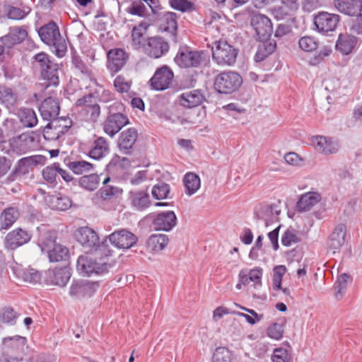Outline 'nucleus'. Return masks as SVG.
<instances>
[{
  "label": "nucleus",
  "mask_w": 362,
  "mask_h": 362,
  "mask_svg": "<svg viewBox=\"0 0 362 362\" xmlns=\"http://www.w3.org/2000/svg\"><path fill=\"white\" fill-rule=\"evenodd\" d=\"M108 241V235L100 238L92 228V274L97 275L107 274L109 269L115 265V260L108 262L109 257L114 253Z\"/></svg>",
  "instance_id": "1"
},
{
  "label": "nucleus",
  "mask_w": 362,
  "mask_h": 362,
  "mask_svg": "<svg viewBox=\"0 0 362 362\" xmlns=\"http://www.w3.org/2000/svg\"><path fill=\"white\" fill-rule=\"evenodd\" d=\"M243 83V78L238 72L224 71L215 76L214 88L218 94L228 95L237 92Z\"/></svg>",
  "instance_id": "2"
},
{
  "label": "nucleus",
  "mask_w": 362,
  "mask_h": 362,
  "mask_svg": "<svg viewBox=\"0 0 362 362\" xmlns=\"http://www.w3.org/2000/svg\"><path fill=\"white\" fill-rule=\"evenodd\" d=\"M206 60V51L193 49L187 45L180 46L174 57L175 63L181 69L198 68Z\"/></svg>",
  "instance_id": "3"
},
{
  "label": "nucleus",
  "mask_w": 362,
  "mask_h": 362,
  "mask_svg": "<svg viewBox=\"0 0 362 362\" xmlns=\"http://www.w3.org/2000/svg\"><path fill=\"white\" fill-rule=\"evenodd\" d=\"M26 339L15 336L3 339L1 356L4 362H18L23 359L25 348Z\"/></svg>",
  "instance_id": "4"
},
{
  "label": "nucleus",
  "mask_w": 362,
  "mask_h": 362,
  "mask_svg": "<svg viewBox=\"0 0 362 362\" xmlns=\"http://www.w3.org/2000/svg\"><path fill=\"white\" fill-rule=\"evenodd\" d=\"M40 134L35 132H30L23 133L14 138L11 146L14 152L23 154L37 149L40 147Z\"/></svg>",
  "instance_id": "5"
},
{
  "label": "nucleus",
  "mask_w": 362,
  "mask_h": 362,
  "mask_svg": "<svg viewBox=\"0 0 362 362\" xmlns=\"http://www.w3.org/2000/svg\"><path fill=\"white\" fill-rule=\"evenodd\" d=\"M215 49H212V58L219 65H232L235 62L238 50L226 41L215 42Z\"/></svg>",
  "instance_id": "6"
},
{
  "label": "nucleus",
  "mask_w": 362,
  "mask_h": 362,
  "mask_svg": "<svg viewBox=\"0 0 362 362\" xmlns=\"http://www.w3.org/2000/svg\"><path fill=\"white\" fill-rule=\"evenodd\" d=\"M108 240L115 247L119 250H128L136 245L139 238L129 229L120 228L110 233L108 235Z\"/></svg>",
  "instance_id": "7"
},
{
  "label": "nucleus",
  "mask_w": 362,
  "mask_h": 362,
  "mask_svg": "<svg viewBox=\"0 0 362 362\" xmlns=\"http://www.w3.org/2000/svg\"><path fill=\"white\" fill-rule=\"evenodd\" d=\"M339 21L340 16L338 14L320 11L314 15V29L322 35H327L329 32L335 30Z\"/></svg>",
  "instance_id": "8"
},
{
  "label": "nucleus",
  "mask_w": 362,
  "mask_h": 362,
  "mask_svg": "<svg viewBox=\"0 0 362 362\" xmlns=\"http://www.w3.org/2000/svg\"><path fill=\"white\" fill-rule=\"evenodd\" d=\"M173 78V70L168 66L163 65L156 69L149 80V84L152 90L162 91L170 88Z\"/></svg>",
  "instance_id": "9"
},
{
  "label": "nucleus",
  "mask_w": 362,
  "mask_h": 362,
  "mask_svg": "<svg viewBox=\"0 0 362 362\" xmlns=\"http://www.w3.org/2000/svg\"><path fill=\"white\" fill-rule=\"evenodd\" d=\"M71 126V121L64 117H57L51 120L43 129V136L47 140L58 139L64 134Z\"/></svg>",
  "instance_id": "10"
},
{
  "label": "nucleus",
  "mask_w": 362,
  "mask_h": 362,
  "mask_svg": "<svg viewBox=\"0 0 362 362\" xmlns=\"http://www.w3.org/2000/svg\"><path fill=\"white\" fill-rule=\"evenodd\" d=\"M170 46L161 36L148 37L143 46V51L151 58L159 59L167 54Z\"/></svg>",
  "instance_id": "11"
},
{
  "label": "nucleus",
  "mask_w": 362,
  "mask_h": 362,
  "mask_svg": "<svg viewBox=\"0 0 362 362\" xmlns=\"http://www.w3.org/2000/svg\"><path fill=\"white\" fill-rule=\"evenodd\" d=\"M107 69L113 76L124 66L129 59V54L122 48H113L107 53Z\"/></svg>",
  "instance_id": "12"
},
{
  "label": "nucleus",
  "mask_w": 362,
  "mask_h": 362,
  "mask_svg": "<svg viewBox=\"0 0 362 362\" xmlns=\"http://www.w3.org/2000/svg\"><path fill=\"white\" fill-rule=\"evenodd\" d=\"M179 17L180 16L177 13L166 11L163 13L160 19L159 30L168 33L169 40L175 44L178 42L177 20Z\"/></svg>",
  "instance_id": "13"
},
{
  "label": "nucleus",
  "mask_w": 362,
  "mask_h": 362,
  "mask_svg": "<svg viewBox=\"0 0 362 362\" xmlns=\"http://www.w3.org/2000/svg\"><path fill=\"white\" fill-rule=\"evenodd\" d=\"M129 124L127 115L123 113L107 114L103 123V129L109 136L113 137L124 127Z\"/></svg>",
  "instance_id": "14"
},
{
  "label": "nucleus",
  "mask_w": 362,
  "mask_h": 362,
  "mask_svg": "<svg viewBox=\"0 0 362 362\" xmlns=\"http://www.w3.org/2000/svg\"><path fill=\"white\" fill-rule=\"evenodd\" d=\"M151 227L154 230L170 231L177 223V216L173 211H166L151 214Z\"/></svg>",
  "instance_id": "15"
},
{
  "label": "nucleus",
  "mask_w": 362,
  "mask_h": 362,
  "mask_svg": "<svg viewBox=\"0 0 362 362\" xmlns=\"http://www.w3.org/2000/svg\"><path fill=\"white\" fill-rule=\"evenodd\" d=\"M250 24L255 31L256 40L271 37L273 25L267 16L259 13L254 14L251 18Z\"/></svg>",
  "instance_id": "16"
},
{
  "label": "nucleus",
  "mask_w": 362,
  "mask_h": 362,
  "mask_svg": "<svg viewBox=\"0 0 362 362\" xmlns=\"http://www.w3.org/2000/svg\"><path fill=\"white\" fill-rule=\"evenodd\" d=\"M31 237L30 232L21 228H16L6 235L4 241V247L7 250H14L28 243Z\"/></svg>",
  "instance_id": "17"
},
{
  "label": "nucleus",
  "mask_w": 362,
  "mask_h": 362,
  "mask_svg": "<svg viewBox=\"0 0 362 362\" xmlns=\"http://www.w3.org/2000/svg\"><path fill=\"white\" fill-rule=\"evenodd\" d=\"M138 139V132L134 127L122 131L118 137L117 145L119 151L125 155H131L133 146Z\"/></svg>",
  "instance_id": "18"
},
{
  "label": "nucleus",
  "mask_w": 362,
  "mask_h": 362,
  "mask_svg": "<svg viewBox=\"0 0 362 362\" xmlns=\"http://www.w3.org/2000/svg\"><path fill=\"white\" fill-rule=\"evenodd\" d=\"M312 142L317 151L325 155L337 153L340 147L338 141L325 136H315L312 138Z\"/></svg>",
  "instance_id": "19"
},
{
  "label": "nucleus",
  "mask_w": 362,
  "mask_h": 362,
  "mask_svg": "<svg viewBox=\"0 0 362 362\" xmlns=\"http://www.w3.org/2000/svg\"><path fill=\"white\" fill-rule=\"evenodd\" d=\"M40 115L44 120L50 122L58 117L60 105L58 98L48 97L45 98L39 107Z\"/></svg>",
  "instance_id": "20"
},
{
  "label": "nucleus",
  "mask_w": 362,
  "mask_h": 362,
  "mask_svg": "<svg viewBox=\"0 0 362 362\" xmlns=\"http://www.w3.org/2000/svg\"><path fill=\"white\" fill-rule=\"evenodd\" d=\"M346 235V226L344 223H339L335 226L327 242V247L333 251V254L339 252L345 243Z\"/></svg>",
  "instance_id": "21"
},
{
  "label": "nucleus",
  "mask_w": 362,
  "mask_h": 362,
  "mask_svg": "<svg viewBox=\"0 0 362 362\" xmlns=\"http://www.w3.org/2000/svg\"><path fill=\"white\" fill-rule=\"evenodd\" d=\"M260 43L257 46L254 60L257 63L262 62L272 55L276 49V42L271 37L257 39Z\"/></svg>",
  "instance_id": "22"
},
{
  "label": "nucleus",
  "mask_w": 362,
  "mask_h": 362,
  "mask_svg": "<svg viewBox=\"0 0 362 362\" xmlns=\"http://www.w3.org/2000/svg\"><path fill=\"white\" fill-rule=\"evenodd\" d=\"M180 104L187 108L197 107L206 100L205 95L201 89H194L185 92L180 96Z\"/></svg>",
  "instance_id": "23"
},
{
  "label": "nucleus",
  "mask_w": 362,
  "mask_h": 362,
  "mask_svg": "<svg viewBox=\"0 0 362 362\" xmlns=\"http://www.w3.org/2000/svg\"><path fill=\"white\" fill-rule=\"evenodd\" d=\"M334 7L347 16H356L362 11V0H334Z\"/></svg>",
  "instance_id": "24"
},
{
  "label": "nucleus",
  "mask_w": 362,
  "mask_h": 362,
  "mask_svg": "<svg viewBox=\"0 0 362 362\" xmlns=\"http://www.w3.org/2000/svg\"><path fill=\"white\" fill-rule=\"evenodd\" d=\"M129 197L132 206L138 211H144L151 204L148 190L130 191Z\"/></svg>",
  "instance_id": "25"
},
{
  "label": "nucleus",
  "mask_w": 362,
  "mask_h": 362,
  "mask_svg": "<svg viewBox=\"0 0 362 362\" xmlns=\"http://www.w3.org/2000/svg\"><path fill=\"white\" fill-rule=\"evenodd\" d=\"M357 37L352 35L340 33L336 42V49L344 55H348L352 52L357 44Z\"/></svg>",
  "instance_id": "26"
},
{
  "label": "nucleus",
  "mask_w": 362,
  "mask_h": 362,
  "mask_svg": "<svg viewBox=\"0 0 362 362\" xmlns=\"http://www.w3.org/2000/svg\"><path fill=\"white\" fill-rule=\"evenodd\" d=\"M321 199L320 194L317 192H308L300 197L296 209L298 212H305L318 203Z\"/></svg>",
  "instance_id": "27"
},
{
  "label": "nucleus",
  "mask_w": 362,
  "mask_h": 362,
  "mask_svg": "<svg viewBox=\"0 0 362 362\" xmlns=\"http://www.w3.org/2000/svg\"><path fill=\"white\" fill-rule=\"evenodd\" d=\"M168 242V236L165 234H152L147 239L146 246L148 250L157 252L164 250Z\"/></svg>",
  "instance_id": "28"
},
{
  "label": "nucleus",
  "mask_w": 362,
  "mask_h": 362,
  "mask_svg": "<svg viewBox=\"0 0 362 362\" xmlns=\"http://www.w3.org/2000/svg\"><path fill=\"white\" fill-rule=\"evenodd\" d=\"M38 34L41 40L48 45L53 43L54 40L56 41V39L60 35L59 28L54 22L41 27L38 30Z\"/></svg>",
  "instance_id": "29"
},
{
  "label": "nucleus",
  "mask_w": 362,
  "mask_h": 362,
  "mask_svg": "<svg viewBox=\"0 0 362 362\" xmlns=\"http://www.w3.org/2000/svg\"><path fill=\"white\" fill-rule=\"evenodd\" d=\"M28 36L25 29L21 27H13L9 30V33L1 37L6 42V47L10 48L13 45L21 43Z\"/></svg>",
  "instance_id": "30"
},
{
  "label": "nucleus",
  "mask_w": 362,
  "mask_h": 362,
  "mask_svg": "<svg viewBox=\"0 0 362 362\" xmlns=\"http://www.w3.org/2000/svg\"><path fill=\"white\" fill-rule=\"evenodd\" d=\"M71 277L70 269L67 267L55 269L49 272V284L59 286H64Z\"/></svg>",
  "instance_id": "31"
},
{
  "label": "nucleus",
  "mask_w": 362,
  "mask_h": 362,
  "mask_svg": "<svg viewBox=\"0 0 362 362\" xmlns=\"http://www.w3.org/2000/svg\"><path fill=\"white\" fill-rule=\"evenodd\" d=\"M149 24L146 22H141L138 25L134 27L132 32V45L136 48H142L146 44V40L144 37Z\"/></svg>",
  "instance_id": "32"
},
{
  "label": "nucleus",
  "mask_w": 362,
  "mask_h": 362,
  "mask_svg": "<svg viewBox=\"0 0 362 362\" xmlns=\"http://www.w3.org/2000/svg\"><path fill=\"white\" fill-rule=\"evenodd\" d=\"M45 252L51 262L68 261L70 257L69 250L59 243Z\"/></svg>",
  "instance_id": "33"
},
{
  "label": "nucleus",
  "mask_w": 362,
  "mask_h": 362,
  "mask_svg": "<svg viewBox=\"0 0 362 362\" xmlns=\"http://www.w3.org/2000/svg\"><path fill=\"white\" fill-rule=\"evenodd\" d=\"M131 167V160L127 157H121L115 154L110 162L105 165V170L111 173L118 170H124Z\"/></svg>",
  "instance_id": "34"
},
{
  "label": "nucleus",
  "mask_w": 362,
  "mask_h": 362,
  "mask_svg": "<svg viewBox=\"0 0 362 362\" xmlns=\"http://www.w3.org/2000/svg\"><path fill=\"white\" fill-rule=\"evenodd\" d=\"M109 153V145L105 138L98 136L92 146V160H100Z\"/></svg>",
  "instance_id": "35"
},
{
  "label": "nucleus",
  "mask_w": 362,
  "mask_h": 362,
  "mask_svg": "<svg viewBox=\"0 0 362 362\" xmlns=\"http://www.w3.org/2000/svg\"><path fill=\"white\" fill-rule=\"evenodd\" d=\"M14 273L19 279L30 283H37L41 279L40 273L36 269L30 267L23 268L18 267L14 269Z\"/></svg>",
  "instance_id": "36"
},
{
  "label": "nucleus",
  "mask_w": 362,
  "mask_h": 362,
  "mask_svg": "<svg viewBox=\"0 0 362 362\" xmlns=\"http://www.w3.org/2000/svg\"><path fill=\"white\" fill-rule=\"evenodd\" d=\"M185 193L189 196L195 194L200 188L201 181L199 177L194 173H187L183 178Z\"/></svg>",
  "instance_id": "37"
},
{
  "label": "nucleus",
  "mask_w": 362,
  "mask_h": 362,
  "mask_svg": "<svg viewBox=\"0 0 362 362\" xmlns=\"http://www.w3.org/2000/svg\"><path fill=\"white\" fill-rule=\"evenodd\" d=\"M17 116L21 124L25 127H33L37 123V118L35 111L30 108H21Z\"/></svg>",
  "instance_id": "38"
},
{
  "label": "nucleus",
  "mask_w": 362,
  "mask_h": 362,
  "mask_svg": "<svg viewBox=\"0 0 362 362\" xmlns=\"http://www.w3.org/2000/svg\"><path fill=\"white\" fill-rule=\"evenodd\" d=\"M0 102L8 109L13 107L17 105L18 95L11 88H0Z\"/></svg>",
  "instance_id": "39"
},
{
  "label": "nucleus",
  "mask_w": 362,
  "mask_h": 362,
  "mask_svg": "<svg viewBox=\"0 0 362 362\" xmlns=\"http://www.w3.org/2000/svg\"><path fill=\"white\" fill-rule=\"evenodd\" d=\"M348 281H352L351 276L347 273H343L337 277L334 284V296L337 299H341L346 292Z\"/></svg>",
  "instance_id": "40"
},
{
  "label": "nucleus",
  "mask_w": 362,
  "mask_h": 362,
  "mask_svg": "<svg viewBox=\"0 0 362 362\" xmlns=\"http://www.w3.org/2000/svg\"><path fill=\"white\" fill-rule=\"evenodd\" d=\"M49 202L53 209L59 211H65L72 205L70 198L61 194L52 196Z\"/></svg>",
  "instance_id": "41"
},
{
  "label": "nucleus",
  "mask_w": 362,
  "mask_h": 362,
  "mask_svg": "<svg viewBox=\"0 0 362 362\" xmlns=\"http://www.w3.org/2000/svg\"><path fill=\"white\" fill-rule=\"evenodd\" d=\"M56 233L54 231H47L41 234L38 240V245L42 252H46L58 243H56Z\"/></svg>",
  "instance_id": "42"
},
{
  "label": "nucleus",
  "mask_w": 362,
  "mask_h": 362,
  "mask_svg": "<svg viewBox=\"0 0 362 362\" xmlns=\"http://www.w3.org/2000/svg\"><path fill=\"white\" fill-rule=\"evenodd\" d=\"M76 270L82 276H89L90 274V256L88 252H85L78 257Z\"/></svg>",
  "instance_id": "43"
},
{
  "label": "nucleus",
  "mask_w": 362,
  "mask_h": 362,
  "mask_svg": "<svg viewBox=\"0 0 362 362\" xmlns=\"http://www.w3.org/2000/svg\"><path fill=\"white\" fill-rule=\"evenodd\" d=\"M18 213L14 208L5 209L1 216V228L7 229L16 221Z\"/></svg>",
  "instance_id": "44"
},
{
  "label": "nucleus",
  "mask_w": 362,
  "mask_h": 362,
  "mask_svg": "<svg viewBox=\"0 0 362 362\" xmlns=\"http://www.w3.org/2000/svg\"><path fill=\"white\" fill-rule=\"evenodd\" d=\"M171 8L181 13L195 11V5L189 0H168Z\"/></svg>",
  "instance_id": "45"
},
{
  "label": "nucleus",
  "mask_w": 362,
  "mask_h": 362,
  "mask_svg": "<svg viewBox=\"0 0 362 362\" xmlns=\"http://www.w3.org/2000/svg\"><path fill=\"white\" fill-rule=\"evenodd\" d=\"M170 192V187L169 184L164 182H159L153 187L151 194L155 199L160 200L167 199Z\"/></svg>",
  "instance_id": "46"
},
{
  "label": "nucleus",
  "mask_w": 362,
  "mask_h": 362,
  "mask_svg": "<svg viewBox=\"0 0 362 362\" xmlns=\"http://www.w3.org/2000/svg\"><path fill=\"white\" fill-rule=\"evenodd\" d=\"M67 166L76 175L86 174L90 171V163L83 160L71 161Z\"/></svg>",
  "instance_id": "47"
},
{
  "label": "nucleus",
  "mask_w": 362,
  "mask_h": 362,
  "mask_svg": "<svg viewBox=\"0 0 362 362\" xmlns=\"http://www.w3.org/2000/svg\"><path fill=\"white\" fill-rule=\"evenodd\" d=\"M143 0H132V4L125 9L126 12L139 17H144L147 9Z\"/></svg>",
  "instance_id": "48"
},
{
  "label": "nucleus",
  "mask_w": 362,
  "mask_h": 362,
  "mask_svg": "<svg viewBox=\"0 0 362 362\" xmlns=\"http://www.w3.org/2000/svg\"><path fill=\"white\" fill-rule=\"evenodd\" d=\"M90 290V285L88 281H81L73 284L69 291V294L71 296L76 298H81L85 296L86 293Z\"/></svg>",
  "instance_id": "49"
},
{
  "label": "nucleus",
  "mask_w": 362,
  "mask_h": 362,
  "mask_svg": "<svg viewBox=\"0 0 362 362\" xmlns=\"http://www.w3.org/2000/svg\"><path fill=\"white\" fill-rule=\"evenodd\" d=\"M299 47L307 52L315 51L319 47V42L314 37L303 36L298 40Z\"/></svg>",
  "instance_id": "50"
},
{
  "label": "nucleus",
  "mask_w": 362,
  "mask_h": 362,
  "mask_svg": "<svg viewBox=\"0 0 362 362\" xmlns=\"http://www.w3.org/2000/svg\"><path fill=\"white\" fill-rule=\"evenodd\" d=\"M122 192L123 190L117 187L105 185L98 191L96 195L103 200H108L114 196L121 195Z\"/></svg>",
  "instance_id": "51"
},
{
  "label": "nucleus",
  "mask_w": 362,
  "mask_h": 362,
  "mask_svg": "<svg viewBox=\"0 0 362 362\" xmlns=\"http://www.w3.org/2000/svg\"><path fill=\"white\" fill-rule=\"evenodd\" d=\"M296 23L294 17H289L286 23H279L274 32L276 38H281L292 32L293 25Z\"/></svg>",
  "instance_id": "52"
},
{
  "label": "nucleus",
  "mask_w": 362,
  "mask_h": 362,
  "mask_svg": "<svg viewBox=\"0 0 362 362\" xmlns=\"http://www.w3.org/2000/svg\"><path fill=\"white\" fill-rule=\"evenodd\" d=\"M30 12L29 7L21 8L18 7L8 6L6 7V16L8 18L13 20H21Z\"/></svg>",
  "instance_id": "53"
},
{
  "label": "nucleus",
  "mask_w": 362,
  "mask_h": 362,
  "mask_svg": "<svg viewBox=\"0 0 362 362\" xmlns=\"http://www.w3.org/2000/svg\"><path fill=\"white\" fill-rule=\"evenodd\" d=\"M94 18V29L99 31L105 30L110 20V16L101 10H99L95 15Z\"/></svg>",
  "instance_id": "54"
},
{
  "label": "nucleus",
  "mask_w": 362,
  "mask_h": 362,
  "mask_svg": "<svg viewBox=\"0 0 362 362\" xmlns=\"http://www.w3.org/2000/svg\"><path fill=\"white\" fill-rule=\"evenodd\" d=\"M212 362H231V352L226 347L216 348L212 356Z\"/></svg>",
  "instance_id": "55"
},
{
  "label": "nucleus",
  "mask_w": 362,
  "mask_h": 362,
  "mask_svg": "<svg viewBox=\"0 0 362 362\" xmlns=\"http://www.w3.org/2000/svg\"><path fill=\"white\" fill-rule=\"evenodd\" d=\"M332 53V48L329 45H323L320 47L319 52L310 59V64L317 66L322 63L325 58L329 56Z\"/></svg>",
  "instance_id": "56"
},
{
  "label": "nucleus",
  "mask_w": 362,
  "mask_h": 362,
  "mask_svg": "<svg viewBox=\"0 0 362 362\" xmlns=\"http://www.w3.org/2000/svg\"><path fill=\"white\" fill-rule=\"evenodd\" d=\"M90 229L86 227H81L78 228L74 233V237L77 242L81 245H88L90 242Z\"/></svg>",
  "instance_id": "57"
},
{
  "label": "nucleus",
  "mask_w": 362,
  "mask_h": 362,
  "mask_svg": "<svg viewBox=\"0 0 362 362\" xmlns=\"http://www.w3.org/2000/svg\"><path fill=\"white\" fill-rule=\"evenodd\" d=\"M300 242V238L296 234L295 230L293 228H288L281 235V244L285 247H289L292 243H298Z\"/></svg>",
  "instance_id": "58"
},
{
  "label": "nucleus",
  "mask_w": 362,
  "mask_h": 362,
  "mask_svg": "<svg viewBox=\"0 0 362 362\" xmlns=\"http://www.w3.org/2000/svg\"><path fill=\"white\" fill-rule=\"evenodd\" d=\"M58 171V163H54L52 165L47 166L42 170V176L49 183L55 184Z\"/></svg>",
  "instance_id": "59"
},
{
  "label": "nucleus",
  "mask_w": 362,
  "mask_h": 362,
  "mask_svg": "<svg viewBox=\"0 0 362 362\" xmlns=\"http://www.w3.org/2000/svg\"><path fill=\"white\" fill-rule=\"evenodd\" d=\"M267 335L269 338L279 340L284 334V325L279 323H272L267 330Z\"/></svg>",
  "instance_id": "60"
},
{
  "label": "nucleus",
  "mask_w": 362,
  "mask_h": 362,
  "mask_svg": "<svg viewBox=\"0 0 362 362\" xmlns=\"http://www.w3.org/2000/svg\"><path fill=\"white\" fill-rule=\"evenodd\" d=\"M49 45L53 47V52L58 57H62L65 55L67 47L64 39L62 37L61 35L56 39V41L54 40Z\"/></svg>",
  "instance_id": "61"
},
{
  "label": "nucleus",
  "mask_w": 362,
  "mask_h": 362,
  "mask_svg": "<svg viewBox=\"0 0 362 362\" xmlns=\"http://www.w3.org/2000/svg\"><path fill=\"white\" fill-rule=\"evenodd\" d=\"M290 354L287 349L279 347L274 349L272 356V362H288Z\"/></svg>",
  "instance_id": "62"
},
{
  "label": "nucleus",
  "mask_w": 362,
  "mask_h": 362,
  "mask_svg": "<svg viewBox=\"0 0 362 362\" xmlns=\"http://www.w3.org/2000/svg\"><path fill=\"white\" fill-rule=\"evenodd\" d=\"M49 57L47 54L42 52L33 57V61L32 64L34 67L40 69L41 70L47 63H49Z\"/></svg>",
  "instance_id": "63"
},
{
  "label": "nucleus",
  "mask_w": 362,
  "mask_h": 362,
  "mask_svg": "<svg viewBox=\"0 0 362 362\" xmlns=\"http://www.w3.org/2000/svg\"><path fill=\"white\" fill-rule=\"evenodd\" d=\"M76 107L78 109V112L84 111L85 114H88L90 108V93H88L78 99L76 103Z\"/></svg>",
  "instance_id": "64"
}]
</instances>
